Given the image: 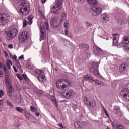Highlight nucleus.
<instances>
[{"instance_id":"f257e3e1","label":"nucleus","mask_w":129,"mask_h":129,"mask_svg":"<svg viewBox=\"0 0 129 129\" xmlns=\"http://www.w3.org/2000/svg\"><path fill=\"white\" fill-rule=\"evenodd\" d=\"M29 7H30V5L28 3L22 1L19 5L17 12H18L19 14H21L23 16H27L29 13V10H28Z\"/></svg>"},{"instance_id":"f03ea898","label":"nucleus","mask_w":129,"mask_h":129,"mask_svg":"<svg viewBox=\"0 0 129 129\" xmlns=\"http://www.w3.org/2000/svg\"><path fill=\"white\" fill-rule=\"evenodd\" d=\"M56 87L58 89H61L64 90L66 88H68L70 86V82L68 80H65L64 79H58L56 83Z\"/></svg>"},{"instance_id":"7ed1b4c3","label":"nucleus","mask_w":129,"mask_h":129,"mask_svg":"<svg viewBox=\"0 0 129 129\" xmlns=\"http://www.w3.org/2000/svg\"><path fill=\"white\" fill-rule=\"evenodd\" d=\"M46 30L47 31H49L50 30L49 26V23H48V20L47 19H45V23L44 24V23L40 22V32H41V35H40V41H43L46 39V33L44 31L45 30Z\"/></svg>"},{"instance_id":"20e7f679","label":"nucleus","mask_w":129,"mask_h":129,"mask_svg":"<svg viewBox=\"0 0 129 129\" xmlns=\"http://www.w3.org/2000/svg\"><path fill=\"white\" fill-rule=\"evenodd\" d=\"M10 21V17L9 15L7 13L0 12V25L1 26H5Z\"/></svg>"},{"instance_id":"39448f33","label":"nucleus","mask_w":129,"mask_h":129,"mask_svg":"<svg viewBox=\"0 0 129 129\" xmlns=\"http://www.w3.org/2000/svg\"><path fill=\"white\" fill-rule=\"evenodd\" d=\"M51 28H56L58 26L62 25V21H60V18L58 17H54L50 21Z\"/></svg>"},{"instance_id":"423d86ee","label":"nucleus","mask_w":129,"mask_h":129,"mask_svg":"<svg viewBox=\"0 0 129 129\" xmlns=\"http://www.w3.org/2000/svg\"><path fill=\"white\" fill-rule=\"evenodd\" d=\"M29 37V34L27 31H23L21 32L19 36V40L20 43L22 44H25L28 42V37Z\"/></svg>"},{"instance_id":"0eeeda50","label":"nucleus","mask_w":129,"mask_h":129,"mask_svg":"<svg viewBox=\"0 0 129 129\" xmlns=\"http://www.w3.org/2000/svg\"><path fill=\"white\" fill-rule=\"evenodd\" d=\"M17 34L18 29L16 28H12L8 31L7 39L8 41H11V40H13V39H14Z\"/></svg>"},{"instance_id":"6e6552de","label":"nucleus","mask_w":129,"mask_h":129,"mask_svg":"<svg viewBox=\"0 0 129 129\" xmlns=\"http://www.w3.org/2000/svg\"><path fill=\"white\" fill-rule=\"evenodd\" d=\"M62 97L64 98H67V99H70L74 96V91L71 89H69L66 92L63 93L62 94Z\"/></svg>"},{"instance_id":"1a4fd4ad","label":"nucleus","mask_w":129,"mask_h":129,"mask_svg":"<svg viewBox=\"0 0 129 129\" xmlns=\"http://www.w3.org/2000/svg\"><path fill=\"white\" fill-rule=\"evenodd\" d=\"M84 103L88 106H90L91 107H95L96 105V102L94 100H92L90 101L89 99L87 98L86 97H84Z\"/></svg>"},{"instance_id":"9d476101","label":"nucleus","mask_w":129,"mask_h":129,"mask_svg":"<svg viewBox=\"0 0 129 129\" xmlns=\"http://www.w3.org/2000/svg\"><path fill=\"white\" fill-rule=\"evenodd\" d=\"M62 5L56 4L51 10L52 14H59L61 12Z\"/></svg>"},{"instance_id":"9b49d317","label":"nucleus","mask_w":129,"mask_h":129,"mask_svg":"<svg viewBox=\"0 0 129 129\" xmlns=\"http://www.w3.org/2000/svg\"><path fill=\"white\" fill-rule=\"evenodd\" d=\"M120 95L124 97V100L129 101V91L125 89H123L120 92Z\"/></svg>"},{"instance_id":"f8f14e48","label":"nucleus","mask_w":129,"mask_h":129,"mask_svg":"<svg viewBox=\"0 0 129 129\" xmlns=\"http://www.w3.org/2000/svg\"><path fill=\"white\" fill-rule=\"evenodd\" d=\"M92 10L94 12L92 14L93 16H99L102 14V8L100 7H95L92 9Z\"/></svg>"},{"instance_id":"ddd939ff","label":"nucleus","mask_w":129,"mask_h":129,"mask_svg":"<svg viewBox=\"0 0 129 129\" xmlns=\"http://www.w3.org/2000/svg\"><path fill=\"white\" fill-rule=\"evenodd\" d=\"M121 47H128L129 46V37L124 36L123 41L120 43Z\"/></svg>"},{"instance_id":"4468645a","label":"nucleus","mask_w":129,"mask_h":129,"mask_svg":"<svg viewBox=\"0 0 129 129\" xmlns=\"http://www.w3.org/2000/svg\"><path fill=\"white\" fill-rule=\"evenodd\" d=\"M93 51L96 56H98L99 57H101V56H102V50L100 48H99L97 46H95L93 48Z\"/></svg>"},{"instance_id":"2eb2a0df","label":"nucleus","mask_w":129,"mask_h":129,"mask_svg":"<svg viewBox=\"0 0 129 129\" xmlns=\"http://www.w3.org/2000/svg\"><path fill=\"white\" fill-rule=\"evenodd\" d=\"M113 44H114L115 46H118V40H119V34H113Z\"/></svg>"},{"instance_id":"dca6fc26","label":"nucleus","mask_w":129,"mask_h":129,"mask_svg":"<svg viewBox=\"0 0 129 129\" xmlns=\"http://www.w3.org/2000/svg\"><path fill=\"white\" fill-rule=\"evenodd\" d=\"M37 77L40 82H45L46 80H47L46 76H45L44 72L43 73H41V74L38 75Z\"/></svg>"},{"instance_id":"f3484780","label":"nucleus","mask_w":129,"mask_h":129,"mask_svg":"<svg viewBox=\"0 0 129 129\" xmlns=\"http://www.w3.org/2000/svg\"><path fill=\"white\" fill-rule=\"evenodd\" d=\"M127 67V63H123L121 64L119 67V72L120 73H124L125 72V70H126Z\"/></svg>"},{"instance_id":"a211bd4d","label":"nucleus","mask_w":129,"mask_h":129,"mask_svg":"<svg viewBox=\"0 0 129 129\" xmlns=\"http://www.w3.org/2000/svg\"><path fill=\"white\" fill-rule=\"evenodd\" d=\"M24 115L26 117V118H27V119H28V120H30V121H32V120H33V119H34L33 116L30 115V113L26 111H24Z\"/></svg>"},{"instance_id":"6ab92c4d","label":"nucleus","mask_w":129,"mask_h":129,"mask_svg":"<svg viewBox=\"0 0 129 129\" xmlns=\"http://www.w3.org/2000/svg\"><path fill=\"white\" fill-rule=\"evenodd\" d=\"M7 87H8V95L9 96H12V95L11 93H13L14 92L15 90H14V88L13 87H12V85L8 84L7 85Z\"/></svg>"},{"instance_id":"aec40b11","label":"nucleus","mask_w":129,"mask_h":129,"mask_svg":"<svg viewBox=\"0 0 129 129\" xmlns=\"http://www.w3.org/2000/svg\"><path fill=\"white\" fill-rule=\"evenodd\" d=\"M112 126L115 129H125V126H124V125L121 124L117 123V124H115V125H114V124L112 123Z\"/></svg>"},{"instance_id":"412c9836","label":"nucleus","mask_w":129,"mask_h":129,"mask_svg":"<svg viewBox=\"0 0 129 129\" xmlns=\"http://www.w3.org/2000/svg\"><path fill=\"white\" fill-rule=\"evenodd\" d=\"M79 48L82 50H84V51H86L88 49H89V45L83 43L79 45Z\"/></svg>"},{"instance_id":"4be33fe9","label":"nucleus","mask_w":129,"mask_h":129,"mask_svg":"<svg viewBox=\"0 0 129 129\" xmlns=\"http://www.w3.org/2000/svg\"><path fill=\"white\" fill-rule=\"evenodd\" d=\"M90 6H96L97 5V0H87Z\"/></svg>"},{"instance_id":"5701e85b","label":"nucleus","mask_w":129,"mask_h":129,"mask_svg":"<svg viewBox=\"0 0 129 129\" xmlns=\"http://www.w3.org/2000/svg\"><path fill=\"white\" fill-rule=\"evenodd\" d=\"M90 72L94 73L95 75H99V72L98 71V70L94 67H92V68H91Z\"/></svg>"},{"instance_id":"b1692460","label":"nucleus","mask_w":129,"mask_h":129,"mask_svg":"<svg viewBox=\"0 0 129 129\" xmlns=\"http://www.w3.org/2000/svg\"><path fill=\"white\" fill-rule=\"evenodd\" d=\"M6 103L8 106H10V109H14V105L13 104V103H12L11 101H10L9 100H7Z\"/></svg>"},{"instance_id":"393cba45","label":"nucleus","mask_w":129,"mask_h":129,"mask_svg":"<svg viewBox=\"0 0 129 129\" xmlns=\"http://www.w3.org/2000/svg\"><path fill=\"white\" fill-rule=\"evenodd\" d=\"M49 98H50V100L53 101V102L55 104L56 106H57L58 103H57V101L56 100V98L55 97V96H49Z\"/></svg>"},{"instance_id":"a878e982","label":"nucleus","mask_w":129,"mask_h":129,"mask_svg":"<svg viewBox=\"0 0 129 129\" xmlns=\"http://www.w3.org/2000/svg\"><path fill=\"white\" fill-rule=\"evenodd\" d=\"M66 20V14L64 12L61 13V19L60 21H61V23H62L64 21Z\"/></svg>"},{"instance_id":"bb28decb","label":"nucleus","mask_w":129,"mask_h":129,"mask_svg":"<svg viewBox=\"0 0 129 129\" xmlns=\"http://www.w3.org/2000/svg\"><path fill=\"white\" fill-rule=\"evenodd\" d=\"M101 16L104 21H108V20H109V17H108V15H107V14L103 13Z\"/></svg>"},{"instance_id":"cd10ccee","label":"nucleus","mask_w":129,"mask_h":129,"mask_svg":"<svg viewBox=\"0 0 129 129\" xmlns=\"http://www.w3.org/2000/svg\"><path fill=\"white\" fill-rule=\"evenodd\" d=\"M33 19H34V16L33 15H29L28 17L27 20H28V24L32 25Z\"/></svg>"},{"instance_id":"c85d7f7f","label":"nucleus","mask_w":129,"mask_h":129,"mask_svg":"<svg viewBox=\"0 0 129 129\" xmlns=\"http://www.w3.org/2000/svg\"><path fill=\"white\" fill-rule=\"evenodd\" d=\"M94 82L97 85H103V82L100 81L99 80L96 79L94 80Z\"/></svg>"},{"instance_id":"c756f323","label":"nucleus","mask_w":129,"mask_h":129,"mask_svg":"<svg viewBox=\"0 0 129 129\" xmlns=\"http://www.w3.org/2000/svg\"><path fill=\"white\" fill-rule=\"evenodd\" d=\"M15 110L17 111L18 112L20 113H23L24 111V109H22L20 107H15Z\"/></svg>"},{"instance_id":"7c9ffc66","label":"nucleus","mask_w":129,"mask_h":129,"mask_svg":"<svg viewBox=\"0 0 129 129\" xmlns=\"http://www.w3.org/2000/svg\"><path fill=\"white\" fill-rule=\"evenodd\" d=\"M43 72H44V71L42 70L37 69L35 71V73L38 74V75L42 74V73H43Z\"/></svg>"},{"instance_id":"2f4dec72","label":"nucleus","mask_w":129,"mask_h":129,"mask_svg":"<svg viewBox=\"0 0 129 129\" xmlns=\"http://www.w3.org/2000/svg\"><path fill=\"white\" fill-rule=\"evenodd\" d=\"M5 77L6 83H8V84H9V83H10V77H9V76H5Z\"/></svg>"},{"instance_id":"473e14b6","label":"nucleus","mask_w":129,"mask_h":129,"mask_svg":"<svg viewBox=\"0 0 129 129\" xmlns=\"http://www.w3.org/2000/svg\"><path fill=\"white\" fill-rule=\"evenodd\" d=\"M4 73L5 74V76H7L9 75V71H7V68H6V67H5L4 68Z\"/></svg>"},{"instance_id":"72a5a7b5","label":"nucleus","mask_w":129,"mask_h":129,"mask_svg":"<svg viewBox=\"0 0 129 129\" xmlns=\"http://www.w3.org/2000/svg\"><path fill=\"white\" fill-rule=\"evenodd\" d=\"M69 22H68V21H66L64 22V28H66V29H68V28H69Z\"/></svg>"},{"instance_id":"f704fd0d","label":"nucleus","mask_w":129,"mask_h":129,"mask_svg":"<svg viewBox=\"0 0 129 129\" xmlns=\"http://www.w3.org/2000/svg\"><path fill=\"white\" fill-rule=\"evenodd\" d=\"M15 63L16 64L17 67L20 69V68H22V66H21V63H20V61L19 60H16V61H14Z\"/></svg>"},{"instance_id":"c9c22d12","label":"nucleus","mask_w":129,"mask_h":129,"mask_svg":"<svg viewBox=\"0 0 129 129\" xmlns=\"http://www.w3.org/2000/svg\"><path fill=\"white\" fill-rule=\"evenodd\" d=\"M76 124L79 126L78 127V129H80V126H81V122L76 121L75 122V125H76Z\"/></svg>"},{"instance_id":"e433bc0d","label":"nucleus","mask_w":129,"mask_h":129,"mask_svg":"<svg viewBox=\"0 0 129 129\" xmlns=\"http://www.w3.org/2000/svg\"><path fill=\"white\" fill-rule=\"evenodd\" d=\"M27 25H28V21H27L26 19H24L23 21V28H25Z\"/></svg>"},{"instance_id":"4c0bfd02","label":"nucleus","mask_w":129,"mask_h":129,"mask_svg":"<svg viewBox=\"0 0 129 129\" xmlns=\"http://www.w3.org/2000/svg\"><path fill=\"white\" fill-rule=\"evenodd\" d=\"M56 4L57 5H60V6H62V3H63V0H56Z\"/></svg>"},{"instance_id":"58836bf2","label":"nucleus","mask_w":129,"mask_h":129,"mask_svg":"<svg viewBox=\"0 0 129 129\" xmlns=\"http://www.w3.org/2000/svg\"><path fill=\"white\" fill-rule=\"evenodd\" d=\"M6 64H7V66H8V65H11V66H13V62H12V60L10 59L7 61Z\"/></svg>"},{"instance_id":"ea45409f","label":"nucleus","mask_w":129,"mask_h":129,"mask_svg":"<svg viewBox=\"0 0 129 129\" xmlns=\"http://www.w3.org/2000/svg\"><path fill=\"white\" fill-rule=\"evenodd\" d=\"M84 79H85V80H89V79H90V77L86 75L84 76Z\"/></svg>"},{"instance_id":"a19ab883","label":"nucleus","mask_w":129,"mask_h":129,"mask_svg":"<svg viewBox=\"0 0 129 129\" xmlns=\"http://www.w3.org/2000/svg\"><path fill=\"white\" fill-rule=\"evenodd\" d=\"M86 26H87V28H89V27L92 26V24L89 23V22L86 21Z\"/></svg>"},{"instance_id":"79ce46f5","label":"nucleus","mask_w":129,"mask_h":129,"mask_svg":"<svg viewBox=\"0 0 129 129\" xmlns=\"http://www.w3.org/2000/svg\"><path fill=\"white\" fill-rule=\"evenodd\" d=\"M22 76H23V78H24L25 80H26V81L29 80V78H28L27 75L23 74H22Z\"/></svg>"},{"instance_id":"37998d69","label":"nucleus","mask_w":129,"mask_h":129,"mask_svg":"<svg viewBox=\"0 0 129 129\" xmlns=\"http://www.w3.org/2000/svg\"><path fill=\"white\" fill-rule=\"evenodd\" d=\"M16 76L20 79V80H23V77H22V76H21L20 74H17Z\"/></svg>"},{"instance_id":"c03bdc74","label":"nucleus","mask_w":129,"mask_h":129,"mask_svg":"<svg viewBox=\"0 0 129 129\" xmlns=\"http://www.w3.org/2000/svg\"><path fill=\"white\" fill-rule=\"evenodd\" d=\"M30 109L31 110V111H32L33 112H35V111H36V107L31 106L30 107Z\"/></svg>"},{"instance_id":"a18cd8bd","label":"nucleus","mask_w":129,"mask_h":129,"mask_svg":"<svg viewBox=\"0 0 129 129\" xmlns=\"http://www.w3.org/2000/svg\"><path fill=\"white\" fill-rule=\"evenodd\" d=\"M124 89H126V90H128L129 91V83L125 85Z\"/></svg>"},{"instance_id":"49530a36","label":"nucleus","mask_w":129,"mask_h":129,"mask_svg":"<svg viewBox=\"0 0 129 129\" xmlns=\"http://www.w3.org/2000/svg\"><path fill=\"white\" fill-rule=\"evenodd\" d=\"M114 111H115V113L116 114L119 113V112H120V110L118 108H117V109L115 108Z\"/></svg>"},{"instance_id":"de8ad7c7","label":"nucleus","mask_w":129,"mask_h":129,"mask_svg":"<svg viewBox=\"0 0 129 129\" xmlns=\"http://www.w3.org/2000/svg\"><path fill=\"white\" fill-rule=\"evenodd\" d=\"M12 59L14 61V62H16V61H18L17 60V55H14L12 57Z\"/></svg>"},{"instance_id":"09e8293b","label":"nucleus","mask_w":129,"mask_h":129,"mask_svg":"<svg viewBox=\"0 0 129 129\" xmlns=\"http://www.w3.org/2000/svg\"><path fill=\"white\" fill-rule=\"evenodd\" d=\"M4 96V92L3 90H0V98H2Z\"/></svg>"},{"instance_id":"8fccbe9b","label":"nucleus","mask_w":129,"mask_h":129,"mask_svg":"<svg viewBox=\"0 0 129 129\" xmlns=\"http://www.w3.org/2000/svg\"><path fill=\"white\" fill-rule=\"evenodd\" d=\"M38 12H39V15H40L41 17H44V13H42V11H39Z\"/></svg>"},{"instance_id":"3c124183","label":"nucleus","mask_w":129,"mask_h":129,"mask_svg":"<svg viewBox=\"0 0 129 129\" xmlns=\"http://www.w3.org/2000/svg\"><path fill=\"white\" fill-rule=\"evenodd\" d=\"M3 105H4V100L1 99L0 100V106H3Z\"/></svg>"},{"instance_id":"603ef678","label":"nucleus","mask_w":129,"mask_h":129,"mask_svg":"<svg viewBox=\"0 0 129 129\" xmlns=\"http://www.w3.org/2000/svg\"><path fill=\"white\" fill-rule=\"evenodd\" d=\"M88 80H89V82H90V83H93V82L94 81V80L91 78V77H90V79Z\"/></svg>"},{"instance_id":"864d4df0","label":"nucleus","mask_w":129,"mask_h":129,"mask_svg":"<svg viewBox=\"0 0 129 129\" xmlns=\"http://www.w3.org/2000/svg\"><path fill=\"white\" fill-rule=\"evenodd\" d=\"M58 126H59V127H61L60 129L63 128V124L62 123L58 124Z\"/></svg>"},{"instance_id":"5fc2aeb1","label":"nucleus","mask_w":129,"mask_h":129,"mask_svg":"<svg viewBox=\"0 0 129 129\" xmlns=\"http://www.w3.org/2000/svg\"><path fill=\"white\" fill-rule=\"evenodd\" d=\"M104 110L106 115H107V116H108V113H107V111H106V109H105V108H104Z\"/></svg>"},{"instance_id":"6e6d98bb","label":"nucleus","mask_w":129,"mask_h":129,"mask_svg":"<svg viewBox=\"0 0 129 129\" xmlns=\"http://www.w3.org/2000/svg\"><path fill=\"white\" fill-rule=\"evenodd\" d=\"M104 110L106 115H107V116H108V113H107V111H106V109H105V108H104Z\"/></svg>"},{"instance_id":"4d7b16f0","label":"nucleus","mask_w":129,"mask_h":129,"mask_svg":"<svg viewBox=\"0 0 129 129\" xmlns=\"http://www.w3.org/2000/svg\"><path fill=\"white\" fill-rule=\"evenodd\" d=\"M8 48H9V49H13V44L8 45Z\"/></svg>"},{"instance_id":"13d9d810","label":"nucleus","mask_w":129,"mask_h":129,"mask_svg":"<svg viewBox=\"0 0 129 129\" xmlns=\"http://www.w3.org/2000/svg\"><path fill=\"white\" fill-rule=\"evenodd\" d=\"M19 60H21V59H22V60H24V55H21L19 57Z\"/></svg>"},{"instance_id":"bf43d9fd","label":"nucleus","mask_w":129,"mask_h":129,"mask_svg":"<svg viewBox=\"0 0 129 129\" xmlns=\"http://www.w3.org/2000/svg\"><path fill=\"white\" fill-rule=\"evenodd\" d=\"M65 35H66V36H68V37H69V35H68V30L65 31Z\"/></svg>"},{"instance_id":"052dcab7","label":"nucleus","mask_w":129,"mask_h":129,"mask_svg":"<svg viewBox=\"0 0 129 129\" xmlns=\"http://www.w3.org/2000/svg\"><path fill=\"white\" fill-rule=\"evenodd\" d=\"M13 69H14L15 72H17V69L16 68V67L13 66Z\"/></svg>"},{"instance_id":"680f3d73","label":"nucleus","mask_w":129,"mask_h":129,"mask_svg":"<svg viewBox=\"0 0 129 129\" xmlns=\"http://www.w3.org/2000/svg\"><path fill=\"white\" fill-rule=\"evenodd\" d=\"M115 72H114V75L115 76H118V74L117 73H115Z\"/></svg>"},{"instance_id":"e2e57ef3","label":"nucleus","mask_w":129,"mask_h":129,"mask_svg":"<svg viewBox=\"0 0 129 129\" xmlns=\"http://www.w3.org/2000/svg\"><path fill=\"white\" fill-rule=\"evenodd\" d=\"M78 1L82 4V3H84V2H85V0H78Z\"/></svg>"},{"instance_id":"0e129e2a","label":"nucleus","mask_w":129,"mask_h":129,"mask_svg":"<svg viewBox=\"0 0 129 129\" xmlns=\"http://www.w3.org/2000/svg\"><path fill=\"white\" fill-rule=\"evenodd\" d=\"M7 66V68H8V69H11V66L10 65H9V64H8V66Z\"/></svg>"},{"instance_id":"69168bd1","label":"nucleus","mask_w":129,"mask_h":129,"mask_svg":"<svg viewBox=\"0 0 129 129\" xmlns=\"http://www.w3.org/2000/svg\"><path fill=\"white\" fill-rule=\"evenodd\" d=\"M35 115L39 116L40 115V113H39V112L35 113Z\"/></svg>"},{"instance_id":"338daca9","label":"nucleus","mask_w":129,"mask_h":129,"mask_svg":"<svg viewBox=\"0 0 129 129\" xmlns=\"http://www.w3.org/2000/svg\"><path fill=\"white\" fill-rule=\"evenodd\" d=\"M42 4H45L46 3V0H41Z\"/></svg>"},{"instance_id":"774afa93","label":"nucleus","mask_w":129,"mask_h":129,"mask_svg":"<svg viewBox=\"0 0 129 129\" xmlns=\"http://www.w3.org/2000/svg\"><path fill=\"white\" fill-rule=\"evenodd\" d=\"M111 86H112V87H113V88H115V87L116 86V85H115V86H113V84H112Z\"/></svg>"}]
</instances>
